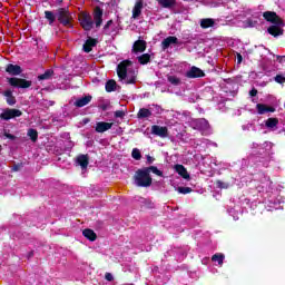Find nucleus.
<instances>
[{
	"label": "nucleus",
	"mask_w": 285,
	"mask_h": 285,
	"mask_svg": "<svg viewBox=\"0 0 285 285\" xmlns=\"http://www.w3.org/2000/svg\"><path fill=\"white\" fill-rule=\"evenodd\" d=\"M150 173L157 175V177H164V173L157 167H145L136 171L134 176L135 185L139 188H148L149 186H153V177H150Z\"/></svg>",
	"instance_id": "1"
},
{
	"label": "nucleus",
	"mask_w": 285,
	"mask_h": 285,
	"mask_svg": "<svg viewBox=\"0 0 285 285\" xmlns=\"http://www.w3.org/2000/svg\"><path fill=\"white\" fill-rule=\"evenodd\" d=\"M117 75L122 83H135L137 81V72L132 69V62L124 60L117 67Z\"/></svg>",
	"instance_id": "2"
},
{
	"label": "nucleus",
	"mask_w": 285,
	"mask_h": 285,
	"mask_svg": "<svg viewBox=\"0 0 285 285\" xmlns=\"http://www.w3.org/2000/svg\"><path fill=\"white\" fill-rule=\"evenodd\" d=\"M263 17L265 21L273 23V26L267 29L269 35L273 37H279L281 35H284V30L282 29V27H284V21L281 20L279 16H277L275 11H265Z\"/></svg>",
	"instance_id": "3"
},
{
	"label": "nucleus",
	"mask_w": 285,
	"mask_h": 285,
	"mask_svg": "<svg viewBox=\"0 0 285 285\" xmlns=\"http://www.w3.org/2000/svg\"><path fill=\"white\" fill-rule=\"evenodd\" d=\"M189 126L194 128V130H200L204 135H207L208 130H210V125L206 118L191 119Z\"/></svg>",
	"instance_id": "4"
},
{
	"label": "nucleus",
	"mask_w": 285,
	"mask_h": 285,
	"mask_svg": "<svg viewBox=\"0 0 285 285\" xmlns=\"http://www.w3.org/2000/svg\"><path fill=\"white\" fill-rule=\"evenodd\" d=\"M79 21L81 28H83L87 32L92 30V27L95 26V21H92V16H90V13L82 12L79 17Z\"/></svg>",
	"instance_id": "5"
},
{
	"label": "nucleus",
	"mask_w": 285,
	"mask_h": 285,
	"mask_svg": "<svg viewBox=\"0 0 285 285\" xmlns=\"http://www.w3.org/2000/svg\"><path fill=\"white\" fill-rule=\"evenodd\" d=\"M22 112L19 109H4L3 112L0 114V119L4 121H10V119H14V117H21Z\"/></svg>",
	"instance_id": "6"
},
{
	"label": "nucleus",
	"mask_w": 285,
	"mask_h": 285,
	"mask_svg": "<svg viewBox=\"0 0 285 285\" xmlns=\"http://www.w3.org/2000/svg\"><path fill=\"white\" fill-rule=\"evenodd\" d=\"M9 83L13 88H30L32 86V81L21 78H9Z\"/></svg>",
	"instance_id": "7"
},
{
	"label": "nucleus",
	"mask_w": 285,
	"mask_h": 285,
	"mask_svg": "<svg viewBox=\"0 0 285 285\" xmlns=\"http://www.w3.org/2000/svg\"><path fill=\"white\" fill-rule=\"evenodd\" d=\"M205 76L206 73H204V70L195 66L187 70L185 73V77H187V79H199Z\"/></svg>",
	"instance_id": "8"
},
{
	"label": "nucleus",
	"mask_w": 285,
	"mask_h": 285,
	"mask_svg": "<svg viewBox=\"0 0 285 285\" xmlns=\"http://www.w3.org/2000/svg\"><path fill=\"white\" fill-rule=\"evenodd\" d=\"M151 135H156V137L166 139V137H168V127H161L159 125H154V126H151Z\"/></svg>",
	"instance_id": "9"
},
{
	"label": "nucleus",
	"mask_w": 285,
	"mask_h": 285,
	"mask_svg": "<svg viewBox=\"0 0 285 285\" xmlns=\"http://www.w3.org/2000/svg\"><path fill=\"white\" fill-rule=\"evenodd\" d=\"M70 19H72V16H70V12L66 9L59 10V17L58 21L62 23V26H70Z\"/></svg>",
	"instance_id": "10"
},
{
	"label": "nucleus",
	"mask_w": 285,
	"mask_h": 285,
	"mask_svg": "<svg viewBox=\"0 0 285 285\" xmlns=\"http://www.w3.org/2000/svg\"><path fill=\"white\" fill-rule=\"evenodd\" d=\"M94 21L96 28H101V23H104V10L99 7H96L94 10Z\"/></svg>",
	"instance_id": "11"
},
{
	"label": "nucleus",
	"mask_w": 285,
	"mask_h": 285,
	"mask_svg": "<svg viewBox=\"0 0 285 285\" xmlns=\"http://www.w3.org/2000/svg\"><path fill=\"white\" fill-rule=\"evenodd\" d=\"M142 10H144V1L137 0L132 8L131 19H139V17H141Z\"/></svg>",
	"instance_id": "12"
},
{
	"label": "nucleus",
	"mask_w": 285,
	"mask_h": 285,
	"mask_svg": "<svg viewBox=\"0 0 285 285\" xmlns=\"http://www.w3.org/2000/svg\"><path fill=\"white\" fill-rule=\"evenodd\" d=\"M279 124V120L277 118H268L267 120H264L262 126H265L267 130L275 131L277 129V126Z\"/></svg>",
	"instance_id": "13"
},
{
	"label": "nucleus",
	"mask_w": 285,
	"mask_h": 285,
	"mask_svg": "<svg viewBox=\"0 0 285 285\" xmlns=\"http://www.w3.org/2000/svg\"><path fill=\"white\" fill-rule=\"evenodd\" d=\"M179 43V40L175 36H169L166 39L163 40L161 46L163 50H167V48H170V46H175Z\"/></svg>",
	"instance_id": "14"
},
{
	"label": "nucleus",
	"mask_w": 285,
	"mask_h": 285,
	"mask_svg": "<svg viewBox=\"0 0 285 285\" xmlns=\"http://www.w3.org/2000/svg\"><path fill=\"white\" fill-rule=\"evenodd\" d=\"M6 72H8L9 75H12L13 77H17L21 75L23 70L21 69V66L9 63L6 68Z\"/></svg>",
	"instance_id": "15"
},
{
	"label": "nucleus",
	"mask_w": 285,
	"mask_h": 285,
	"mask_svg": "<svg viewBox=\"0 0 285 285\" xmlns=\"http://www.w3.org/2000/svg\"><path fill=\"white\" fill-rule=\"evenodd\" d=\"M256 110H257L258 115H266L268 112H275V107H271V106L264 105V104H257Z\"/></svg>",
	"instance_id": "16"
},
{
	"label": "nucleus",
	"mask_w": 285,
	"mask_h": 285,
	"mask_svg": "<svg viewBox=\"0 0 285 285\" xmlns=\"http://www.w3.org/2000/svg\"><path fill=\"white\" fill-rule=\"evenodd\" d=\"M112 126H114L112 122L99 121L96 124L95 130L96 132H106L107 130H110Z\"/></svg>",
	"instance_id": "17"
},
{
	"label": "nucleus",
	"mask_w": 285,
	"mask_h": 285,
	"mask_svg": "<svg viewBox=\"0 0 285 285\" xmlns=\"http://www.w3.org/2000/svg\"><path fill=\"white\" fill-rule=\"evenodd\" d=\"M174 170L178 173L183 179H190V174H188V170H186L184 165H175Z\"/></svg>",
	"instance_id": "18"
},
{
	"label": "nucleus",
	"mask_w": 285,
	"mask_h": 285,
	"mask_svg": "<svg viewBox=\"0 0 285 285\" xmlns=\"http://www.w3.org/2000/svg\"><path fill=\"white\" fill-rule=\"evenodd\" d=\"M92 101V96H85L82 98H78L75 101L76 108H83V106H88V104Z\"/></svg>",
	"instance_id": "19"
},
{
	"label": "nucleus",
	"mask_w": 285,
	"mask_h": 285,
	"mask_svg": "<svg viewBox=\"0 0 285 285\" xmlns=\"http://www.w3.org/2000/svg\"><path fill=\"white\" fill-rule=\"evenodd\" d=\"M137 117L139 119H148L149 117H153V107L148 108H140Z\"/></svg>",
	"instance_id": "20"
},
{
	"label": "nucleus",
	"mask_w": 285,
	"mask_h": 285,
	"mask_svg": "<svg viewBox=\"0 0 285 285\" xmlns=\"http://www.w3.org/2000/svg\"><path fill=\"white\" fill-rule=\"evenodd\" d=\"M105 35H112L114 32H117V26L112 20H109L105 27H104Z\"/></svg>",
	"instance_id": "21"
},
{
	"label": "nucleus",
	"mask_w": 285,
	"mask_h": 285,
	"mask_svg": "<svg viewBox=\"0 0 285 285\" xmlns=\"http://www.w3.org/2000/svg\"><path fill=\"white\" fill-rule=\"evenodd\" d=\"M146 50V41L137 40L132 46V51L137 55L138 52H144Z\"/></svg>",
	"instance_id": "22"
},
{
	"label": "nucleus",
	"mask_w": 285,
	"mask_h": 285,
	"mask_svg": "<svg viewBox=\"0 0 285 285\" xmlns=\"http://www.w3.org/2000/svg\"><path fill=\"white\" fill-rule=\"evenodd\" d=\"M76 164L80 166L82 170H86L88 168V155L78 156Z\"/></svg>",
	"instance_id": "23"
},
{
	"label": "nucleus",
	"mask_w": 285,
	"mask_h": 285,
	"mask_svg": "<svg viewBox=\"0 0 285 285\" xmlns=\"http://www.w3.org/2000/svg\"><path fill=\"white\" fill-rule=\"evenodd\" d=\"M215 27V20L213 18H205L200 20V28L208 29Z\"/></svg>",
	"instance_id": "24"
},
{
	"label": "nucleus",
	"mask_w": 285,
	"mask_h": 285,
	"mask_svg": "<svg viewBox=\"0 0 285 285\" xmlns=\"http://www.w3.org/2000/svg\"><path fill=\"white\" fill-rule=\"evenodd\" d=\"M161 8H175L177 0H157Z\"/></svg>",
	"instance_id": "25"
},
{
	"label": "nucleus",
	"mask_w": 285,
	"mask_h": 285,
	"mask_svg": "<svg viewBox=\"0 0 285 285\" xmlns=\"http://www.w3.org/2000/svg\"><path fill=\"white\" fill-rule=\"evenodd\" d=\"M97 46V40L89 38L86 43L83 45V50L86 52H90L92 50V48H95Z\"/></svg>",
	"instance_id": "26"
},
{
	"label": "nucleus",
	"mask_w": 285,
	"mask_h": 285,
	"mask_svg": "<svg viewBox=\"0 0 285 285\" xmlns=\"http://www.w3.org/2000/svg\"><path fill=\"white\" fill-rule=\"evenodd\" d=\"M82 235L86 239H89V242H95V239H97V234L92 229H85Z\"/></svg>",
	"instance_id": "27"
},
{
	"label": "nucleus",
	"mask_w": 285,
	"mask_h": 285,
	"mask_svg": "<svg viewBox=\"0 0 285 285\" xmlns=\"http://www.w3.org/2000/svg\"><path fill=\"white\" fill-rule=\"evenodd\" d=\"M52 75H55V71H52V69H48L45 73L38 76V80L48 81V79H52Z\"/></svg>",
	"instance_id": "28"
},
{
	"label": "nucleus",
	"mask_w": 285,
	"mask_h": 285,
	"mask_svg": "<svg viewBox=\"0 0 285 285\" xmlns=\"http://www.w3.org/2000/svg\"><path fill=\"white\" fill-rule=\"evenodd\" d=\"M4 97H6L7 104L9 106H14V104H17V99L14 98V96H12V91L11 90L4 91Z\"/></svg>",
	"instance_id": "29"
},
{
	"label": "nucleus",
	"mask_w": 285,
	"mask_h": 285,
	"mask_svg": "<svg viewBox=\"0 0 285 285\" xmlns=\"http://www.w3.org/2000/svg\"><path fill=\"white\" fill-rule=\"evenodd\" d=\"M107 92H115L117 90V82L115 80H109L105 85Z\"/></svg>",
	"instance_id": "30"
},
{
	"label": "nucleus",
	"mask_w": 285,
	"mask_h": 285,
	"mask_svg": "<svg viewBox=\"0 0 285 285\" xmlns=\"http://www.w3.org/2000/svg\"><path fill=\"white\" fill-rule=\"evenodd\" d=\"M137 60L138 62L141 65V66H146V63H149L150 62V55L149 53H144L141 56H138L137 57Z\"/></svg>",
	"instance_id": "31"
},
{
	"label": "nucleus",
	"mask_w": 285,
	"mask_h": 285,
	"mask_svg": "<svg viewBox=\"0 0 285 285\" xmlns=\"http://www.w3.org/2000/svg\"><path fill=\"white\" fill-rule=\"evenodd\" d=\"M225 256L224 254H215L212 257V262H217L218 266H222L224 264Z\"/></svg>",
	"instance_id": "32"
},
{
	"label": "nucleus",
	"mask_w": 285,
	"mask_h": 285,
	"mask_svg": "<svg viewBox=\"0 0 285 285\" xmlns=\"http://www.w3.org/2000/svg\"><path fill=\"white\" fill-rule=\"evenodd\" d=\"M168 81L173 86H179L181 83V79H179L177 76H168Z\"/></svg>",
	"instance_id": "33"
},
{
	"label": "nucleus",
	"mask_w": 285,
	"mask_h": 285,
	"mask_svg": "<svg viewBox=\"0 0 285 285\" xmlns=\"http://www.w3.org/2000/svg\"><path fill=\"white\" fill-rule=\"evenodd\" d=\"M28 137H30L31 141H37L39 134L37 132L36 129H29L28 130Z\"/></svg>",
	"instance_id": "34"
},
{
	"label": "nucleus",
	"mask_w": 285,
	"mask_h": 285,
	"mask_svg": "<svg viewBox=\"0 0 285 285\" xmlns=\"http://www.w3.org/2000/svg\"><path fill=\"white\" fill-rule=\"evenodd\" d=\"M245 28H255L257 26V20H254L252 18L244 21Z\"/></svg>",
	"instance_id": "35"
},
{
	"label": "nucleus",
	"mask_w": 285,
	"mask_h": 285,
	"mask_svg": "<svg viewBox=\"0 0 285 285\" xmlns=\"http://www.w3.org/2000/svg\"><path fill=\"white\" fill-rule=\"evenodd\" d=\"M176 190L180 195H188L189 193H193V188H190V187H178V188H176Z\"/></svg>",
	"instance_id": "36"
},
{
	"label": "nucleus",
	"mask_w": 285,
	"mask_h": 285,
	"mask_svg": "<svg viewBox=\"0 0 285 285\" xmlns=\"http://www.w3.org/2000/svg\"><path fill=\"white\" fill-rule=\"evenodd\" d=\"M132 159H136V161H139L141 159V151H139L138 148H134L131 151Z\"/></svg>",
	"instance_id": "37"
},
{
	"label": "nucleus",
	"mask_w": 285,
	"mask_h": 285,
	"mask_svg": "<svg viewBox=\"0 0 285 285\" xmlns=\"http://www.w3.org/2000/svg\"><path fill=\"white\" fill-rule=\"evenodd\" d=\"M45 17L48 19L50 24L55 23V13H52V11H46Z\"/></svg>",
	"instance_id": "38"
},
{
	"label": "nucleus",
	"mask_w": 285,
	"mask_h": 285,
	"mask_svg": "<svg viewBox=\"0 0 285 285\" xmlns=\"http://www.w3.org/2000/svg\"><path fill=\"white\" fill-rule=\"evenodd\" d=\"M114 117H116V119H124V117H126V111L117 110L114 112Z\"/></svg>",
	"instance_id": "39"
},
{
	"label": "nucleus",
	"mask_w": 285,
	"mask_h": 285,
	"mask_svg": "<svg viewBox=\"0 0 285 285\" xmlns=\"http://www.w3.org/2000/svg\"><path fill=\"white\" fill-rule=\"evenodd\" d=\"M274 81H276V83H284L285 82L284 75H277L276 77H274Z\"/></svg>",
	"instance_id": "40"
},
{
	"label": "nucleus",
	"mask_w": 285,
	"mask_h": 285,
	"mask_svg": "<svg viewBox=\"0 0 285 285\" xmlns=\"http://www.w3.org/2000/svg\"><path fill=\"white\" fill-rule=\"evenodd\" d=\"M216 185L218 186V188H229V184L228 183H224L222 180H217Z\"/></svg>",
	"instance_id": "41"
},
{
	"label": "nucleus",
	"mask_w": 285,
	"mask_h": 285,
	"mask_svg": "<svg viewBox=\"0 0 285 285\" xmlns=\"http://www.w3.org/2000/svg\"><path fill=\"white\" fill-rule=\"evenodd\" d=\"M4 137H7V139H11L12 141H14V139H17V137L12 134H4Z\"/></svg>",
	"instance_id": "42"
},
{
	"label": "nucleus",
	"mask_w": 285,
	"mask_h": 285,
	"mask_svg": "<svg viewBox=\"0 0 285 285\" xmlns=\"http://www.w3.org/2000/svg\"><path fill=\"white\" fill-rule=\"evenodd\" d=\"M105 278L107 279V282H112V279H114L112 274H110V273H107L105 275Z\"/></svg>",
	"instance_id": "43"
},
{
	"label": "nucleus",
	"mask_w": 285,
	"mask_h": 285,
	"mask_svg": "<svg viewBox=\"0 0 285 285\" xmlns=\"http://www.w3.org/2000/svg\"><path fill=\"white\" fill-rule=\"evenodd\" d=\"M250 97H257V89H252L249 91Z\"/></svg>",
	"instance_id": "44"
},
{
	"label": "nucleus",
	"mask_w": 285,
	"mask_h": 285,
	"mask_svg": "<svg viewBox=\"0 0 285 285\" xmlns=\"http://www.w3.org/2000/svg\"><path fill=\"white\" fill-rule=\"evenodd\" d=\"M155 161V158L151 156H147V164H153Z\"/></svg>",
	"instance_id": "45"
},
{
	"label": "nucleus",
	"mask_w": 285,
	"mask_h": 285,
	"mask_svg": "<svg viewBox=\"0 0 285 285\" xmlns=\"http://www.w3.org/2000/svg\"><path fill=\"white\" fill-rule=\"evenodd\" d=\"M273 57V61H282V57L279 56H272Z\"/></svg>",
	"instance_id": "46"
},
{
	"label": "nucleus",
	"mask_w": 285,
	"mask_h": 285,
	"mask_svg": "<svg viewBox=\"0 0 285 285\" xmlns=\"http://www.w3.org/2000/svg\"><path fill=\"white\" fill-rule=\"evenodd\" d=\"M242 60H243L242 53H237V63H242Z\"/></svg>",
	"instance_id": "47"
},
{
	"label": "nucleus",
	"mask_w": 285,
	"mask_h": 285,
	"mask_svg": "<svg viewBox=\"0 0 285 285\" xmlns=\"http://www.w3.org/2000/svg\"><path fill=\"white\" fill-rule=\"evenodd\" d=\"M259 145H257L256 142H253L252 147L253 148H257Z\"/></svg>",
	"instance_id": "48"
},
{
	"label": "nucleus",
	"mask_w": 285,
	"mask_h": 285,
	"mask_svg": "<svg viewBox=\"0 0 285 285\" xmlns=\"http://www.w3.org/2000/svg\"><path fill=\"white\" fill-rule=\"evenodd\" d=\"M153 108H157V110H160L159 106L153 105Z\"/></svg>",
	"instance_id": "49"
},
{
	"label": "nucleus",
	"mask_w": 285,
	"mask_h": 285,
	"mask_svg": "<svg viewBox=\"0 0 285 285\" xmlns=\"http://www.w3.org/2000/svg\"><path fill=\"white\" fill-rule=\"evenodd\" d=\"M53 104H55V101H52V100H51V101H49V106H52Z\"/></svg>",
	"instance_id": "50"
},
{
	"label": "nucleus",
	"mask_w": 285,
	"mask_h": 285,
	"mask_svg": "<svg viewBox=\"0 0 285 285\" xmlns=\"http://www.w3.org/2000/svg\"><path fill=\"white\" fill-rule=\"evenodd\" d=\"M264 68H265V70H267V71H268V65H265V67H264Z\"/></svg>",
	"instance_id": "51"
},
{
	"label": "nucleus",
	"mask_w": 285,
	"mask_h": 285,
	"mask_svg": "<svg viewBox=\"0 0 285 285\" xmlns=\"http://www.w3.org/2000/svg\"><path fill=\"white\" fill-rule=\"evenodd\" d=\"M266 146H271V142H265Z\"/></svg>",
	"instance_id": "52"
},
{
	"label": "nucleus",
	"mask_w": 285,
	"mask_h": 285,
	"mask_svg": "<svg viewBox=\"0 0 285 285\" xmlns=\"http://www.w3.org/2000/svg\"><path fill=\"white\" fill-rule=\"evenodd\" d=\"M229 215H233V209L229 210Z\"/></svg>",
	"instance_id": "53"
},
{
	"label": "nucleus",
	"mask_w": 285,
	"mask_h": 285,
	"mask_svg": "<svg viewBox=\"0 0 285 285\" xmlns=\"http://www.w3.org/2000/svg\"><path fill=\"white\" fill-rule=\"evenodd\" d=\"M32 255H33V253L31 252V253L29 254V257H32Z\"/></svg>",
	"instance_id": "54"
},
{
	"label": "nucleus",
	"mask_w": 285,
	"mask_h": 285,
	"mask_svg": "<svg viewBox=\"0 0 285 285\" xmlns=\"http://www.w3.org/2000/svg\"><path fill=\"white\" fill-rule=\"evenodd\" d=\"M263 86H266V82H263Z\"/></svg>",
	"instance_id": "55"
},
{
	"label": "nucleus",
	"mask_w": 285,
	"mask_h": 285,
	"mask_svg": "<svg viewBox=\"0 0 285 285\" xmlns=\"http://www.w3.org/2000/svg\"><path fill=\"white\" fill-rule=\"evenodd\" d=\"M234 219H237V218L234 216Z\"/></svg>",
	"instance_id": "56"
},
{
	"label": "nucleus",
	"mask_w": 285,
	"mask_h": 285,
	"mask_svg": "<svg viewBox=\"0 0 285 285\" xmlns=\"http://www.w3.org/2000/svg\"><path fill=\"white\" fill-rule=\"evenodd\" d=\"M0 150H1V145H0Z\"/></svg>",
	"instance_id": "57"
}]
</instances>
